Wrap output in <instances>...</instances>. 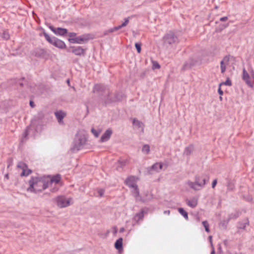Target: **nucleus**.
<instances>
[{
  "instance_id": "obj_55",
  "label": "nucleus",
  "mask_w": 254,
  "mask_h": 254,
  "mask_svg": "<svg viewBox=\"0 0 254 254\" xmlns=\"http://www.w3.org/2000/svg\"><path fill=\"white\" fill-rule=\"evenodd\" d=\"M5 177L7 179H8V174H6L5 176Z\"/></svg>"
},
{
  "instance_id": "obj_31",
  "label": "nucleus",
  "mask_w": 254,
  "mask_h": 254,
  "mask_svg": "<svg viewBox=\"0 0 254 254\" xmlns=\"http://www.w3.org/2000/svg\"><path fill=\"white\" fill-rule=\"evenodd\" d=\"M10 35L7 31H4L2 34V38L5 40H8Z\"/></svg>"
},
{
  "instance_id": "obj_11",
  "label": "nucleus",
  "mask_w": 254,
  "mask_h": 254,
  "mask_svg": "<svg viewBox=\"0 0 254 254\" xmlns=\"http://www.w3.org/2000/svg\"><path fill=\"white\" fill-rule=\"evenodd\" d=\"M50 29L56 34L61 36H64L67 33V30L65 28H54L52 26H49Z\"/></svg>"
},
{
  "instance_id": "obj_16",
  "label": "nucleus",
  "mask_w": 254,
  "mask_h": 254,
  "mask_svg": "<svg viewBox=\"0 0 254 254\" xmlns=\"http://www.w3.org/2000/svg\"><path fill=\"white\" fill-rule=\"evenodd\" d=\"M112 134V130L111 129H108L102 135L100 140L101 142H105L108 140L111 134Z\"/></svg>"
},
{
  "instance_id": "obj_60",
  "label": "nucleus",
  "mask_w": 254,
  "mask_h": 254,
  "mask_svg": "<svg viewBox=\"0 0 254 254\" xmlns=\"http://www.w3.org/2000/svg\"><path fill=\"white\" fill-rule=\"evenodd\" d=\"M20 86H22V83L20 84Z\"/></svg>"
},
{
  "instance_id": "obj_36",
  "label": "nucleus",
  "mask_w": 254,
  "mask_h": 254,
  "mask_svg": "<svg viewBox=\"0 0 254 254\" xmlns=\"http://www.w3.org/2000/svg\"><path fill=\"white\" fill-rule=\"evenodd\" d=\"M227 188L228 190H233L235 188L234 184L231 182L228 183Z\"/></svg>"
},
{
  "instance_id": "obj_45",
  "label": "nucleus",
  "mask_w": 254,
  "mask_h": 254,
  "mask_svg": "<svg viewBox=\"0 0 254 254\" xmlns=\"http://www.w3.org/2000/svg\"><path fill=\"white\" fill-rule=\"evenodd\" d=\"M227 19H228V17L227 16H225V17H221L220 19V20L221 21H225L227 20Z\"/></svg>"
},
{
  "instance_id": "obj_2",
  "label": "nucleus",
  "mask_w": 254,
  "mask_h": 254,
  "mask_svg": "<svg viewBox=\"0 0 254 254\" xmlns=\"http://www.w3.org/2000/svg\"><path fill=\"white\" fill-rule=\"evenodd\" d=\"M86 141V137L85 134L79 132L77 133L74 138L71 150L75 151L81 149L85 144Z\"/></svg>"
},
{
  "instance_id": "obj_39",
  "label": "nucleus",
  "mask_w": 254,
  "mask_h": 254,
  "mask_svg": "<svg viewBox=\"0 0 254 254\" xmlns=\"http://www.w3.org/2000/svg\"><path fill=\"white\" fill-rule=\"evenodd\" d=\"M238 217V214L237 213H235V214H231L230 216H229V219H235V218H236Z\"/></svg>"
},
{
  "instance_id": "obj_17",
  "label": "nucleus",
  "mask_w": 254,
  "mask_h": 254,
  "mask_svg": "<svg viewBox=\"0 0 254 254\" xmlns=\"http://www.w3.org/2000/svg\"><path fill=\"white\" fill-rule=\"evenodd\" d=\"M53 45L61 49H63L65 47V44L64 43L62 40H60L56 38H55Z\"/></svg>"
},
{
  "instance_id": "obj_48",
  "label": "nucleus",
  "mask_w": 254,
  "mask_h": 254,
  "mask_svg": "<svg viewBox=\"0 0 254 254\" xmlns=\"http://www.w3.org/2000/svg\"><path fill=\"white\" fill-rule=\"evenodd\" d=\"M113 233H114V234H116L117 233V231H118V229H117V227H113Z\"/></svg>"
},
{
  "instance_id": "obj_37",
  "label": "nucleus",
  "mask_w": 254,
  "mask_h": 254,
  "mask_svg": "<svg viewBox=\"0 0 254 254\" xmlns=\"http://www.w3.org/2000/svg\"><path fill=\"white\" fill-rule=\"evenodd\" d=\"M135 47L136 48L137 52L140 53L141 52V44L136 43L135 44Z\"/></svg>"
},
{
  "instance_id": "obj_46",
  "label": "nucleus",
  "mask_w": 254,
  "mask_h": 254,
  "mask_svg": "<svg viewBox=\"0 0 254 254\" xmlns=\"http://www.w3.org/2000/svg\"><path fill=\"white\" fill-rule=\"evenodd\" d=\"M30 105L32 108H34L35 106L34 103L32 101H30Z\"/></svg>"
},
{
  "instance_id": "obj_13",
  "label": "nucleus",
  "mask_w": 254,
  "mask_h": 254,
  "mask_svg": "<svg viewBox=\"0 0 254 254\" xmlns=\"http://www.w3.org/2000/svg\"><path fill=\"white\" fill-rule=\"evenodd\" d=\"M137 179L134 176H130L127 178L125 181V183L129 188H132L135 186H136V184Z\"/></svg>"
},
{
  "instance_id": "obj_20",
  "label": "nucleus",
  "mask_w": 254,
  "mask_h": 254,
  "mask_svg": "<svg viewBox=\"0 0 254 254\" xmlns=\"http://www.w3.org/2000/svg\"><path fill=\"white\" fill-rule=\"evenodd\" d=\"M132 124L135 127L137 128H141V131H143L144 125L142 122L134 119L133 120Z\"/></svg>"
},
{
  "instance_id": "obj_53",
  "label": "nucleus",
  "mask_w": 254,
  "mask_h": 254,
  "mask_svg": "<svg viewBox=\"0 0 254 254\" xmlns=\"http://www.w3.org/2000/svg\"><path fill=\"white\" fill-rule=\"evenodd\" d=\"M251 76H252V78L254 79V73L253 71H252Z\"/></svg>"
},
{
  "instance_id": "obj_19",
  "label": "nucleus",
  "mask_w": 254,
  "mask_h": 254,
  "mask_svg": "<svg viewBox=\"0 0 254 254\" xmlns=\"http://www.w3.org/2000/svg\"><path fill=\"white\" fill-rule=\"evenodd\" d=\"M144 210H141L140 212L136 213L133 218V220H134L136 222H138L139 220H143L144 217Z\"/></svg>"
},
{
  "instance_id": "obj_25",
  "label": "nucleus",
  "mask_w": 254,
  "mask_h": 254,
  "mask_svg": "<svg viewBox=\"0 0 254 254\" xmlns=\"http://www.w3.org/2000/svg\"><path fill=\"white\" fill-rule=\"evenodd\" d=\"M127 161V160H119L117 166V169L119 170L120 168H122L123 167L126 165Z\"/></svg>"
},
{
  "instance_id": "obj_27",
  "label": "nucleus",
  "mask_w": 254,
  "mask_h": 254,
  "mask_svg": "<svg viewBox=\"0 0 254 254\" xmlns=\"http://www.w3.org/2000/svg\"><path fill=\"white\" fill-rule=\"evenodd\" d=\"M249 220H248V219H247L245 220V222L244 223H241V222H240L239 223V224H238V228L239 229H245V228H246V225H249Z\"/></svg>"
},
{
  "instance_id": "obj_59",
  "label": "nucleus",
  "mask_w": 254,
  "mask_h": 254,
  "mask_svg": "<svg viewBox=\"0 0 254 254\" xmlns=\"http://www.w3.org/2000/svg\"><path fill=\"white\" fill-rule=\"evenodd\" d=\"M228 25H226L224 26V28L226 27Z\"/></svg>"
},
{
  "instance_id": "obj_30",
  "label": "nucleus",
  "mask_w": 254,
  "mask_h": 254,
  "mask_svg": "<svg viewBox=\"0 0 254 254\" xmlns=\"http://www.w3.org/2000/svg\"><path fill=\"white\" fill-rule=\"evenodd\" d=\"M222 85H225L227 86H231L232 82L229 78H227L225 82H223L219 84V86L221 87Z\"/></svg>"
},
{
  "instance_id": "obj_54",
  "label": "nucleus",
  "mask_w": 254,
  "mask_h": 254,
  "mask_svg": "<svg viewBox=\"0 0 254 254\" xmlns=\"http://www.w3.org/2000/svg\"><path fill=\"white\" fill-rule=\"evenodd\" d=\"M210 254H215V252L214 250H212V251L211 252Z\"/></svg>"
},
{
  "instance_id": "obj_28",
  "label": "nucleus",
  "mask_w": 254,
  "mask_h": 254,
  "mask_svg": "<svg viewBox=\"0 0 254 254\" xmlns=\"http://www.w3.org/2000/svg\"><path fill=\"white\" fill-rule=\"evenodd\" d=\"M43 35L45 36L46 39L51 44H53L54 41H55V39L56 38H51L47 33H46L45 32H43Z\"/></svg>"
},
{
  "instance_id": "obj_41",
  "label": "nucleus",
  "mask_w": 254,
  "mask_h": 254,
  "mask_svg": "<svg viewBox=\"0 0 254 254\" xmlns=\"http://www.w3.org/2000/svg\"><path fill=\"white\" fill-rule=\"evenodd\" d=\"M98 193L99 194V195H100V197H102L104 195V190H102V189H101V190H99L98 191Z\"/></svg>"
},
{
  "instance_id": "obj_50",
  "label": "nucleus",
  "mask_w": 254,
  "mask_h": 254,
  "mask_svg": "<svg viewBox=\"0 0 254 254\" xmlns=\"http://www.w3.org/2000/svg\"><path fill=\"white\" fill-rule=\"evenodd\" d=\"M170 210H165L164 211V213L165 214H170Z\"/></svg>"
},
{
  "instance_id": "obj_12",
  "label": "nucleus",
  "mask_w": 254,
  "mask_h": 254,
  "mask_svg": "<svg viewBox=\"0 0 254 254\" xmlns=\"http://www.w3.org/2000/svg\"><path fill=\"white\" fill-rule=\"evenodd\" d=\"M242 78L249 86L252 88L253 87V84L250 80V76L245 68L243 70Z\"/></svg>"
},
{
  "instance_id": "obj_38",
  "label": "nucleus",
  "mask_w": 254,
  "mask_h": 254,
  "mask_svg": "<svg viewBox=\"0 0 254 254\" xmlns=\"http://www.w3.org/2000/svg\"><path fill=\"white\" fill-rule=\"evenodd\" d=\"M120 29V26H118L114 27H113L112 28H111L108 31L109 32H114L115 31H117V30H119Z\"/></svg>"
},
{
  "instance_id": "obj_1",
  "label": "nucleus",
  "mask_w": 254,
  "mask_h": 254,
  "mask_svg": "<svg viewBox=\"0 0 254 254\" xmlns=\"http://www.w3.org/2000/svg\"><path fill=\"white\" fill-rule=\"evenodd\" d=\"M29 187L27 191L37 193L48 188L49 182L38 177H32L29 181Z\"/></svg>"
},
{
  "instance_id": "obj_42",
  "label": "nucleus",
  "mask_w": 254,
  "mask_h": 254,
  "mask_svg": "<svg viewBox=\"0 0 254 254\" xmlns=\"http://www.w3.org/2000/svg\"><path fill=\"white\" fill-rule=\"evenodd\" d=\"M76 35V34L74 32H70L68 33V36L72 38H75L74 37Z\"/></svg>"
},
{
  "instance_id": "obj_5",
  "label": "nucleus",
  "mask_w": 254,
  "mask_h": 254,
  "mask_svg": "<svg viewBox=\"0 0 254 254\" xmlns=\"http://www.w3.org/2000/svg\"><path fill=\"white\" fill-rule=\"evenodd\" d=\"M91 39L92 37L90 34H84L75 38H69L68 40L71 43L82 44L87 43Z\"/></svg>"
},
{
  "instance_id": "obj_6",
  "label": "nucleus",
  "mask_w": 254,
  "mask_h": 254,
  "mask_svg": "<svg viewBox=\"0 0 254 254\" xmlns=\"http://www.w3.org/2000/svg\"><path fill=\"white\" fill-rule=\"evenodd\" d=\"M57 205L60 208L68 206L70 204L71 198H66L64 196H58L56 198Z\"/></svg>"
},
{
  "instance_id": "obj_14",
  "label": "nucleus",
  "mask_w": 254,
  "mask_h": 254,
  "mask_svg": "<svg viewBox=\"0 0 254 254\" xmlns=\"http://www.w3.org/2000/svg\"><path fill=\"white\" fill-rule=\"evenodd\" d=\"M229 62V57L225 56L220 62V68L222 73H224L226 70V65L228 64Z\"/></svg>"
},
{
  "instance_id": "obj_24",
  "label": "nucleus",
  "mask_w": 254,
  "mask_h": 254,
  "mask_svg": "<svg viewBox=\"0 0 254 254\" xmlns=\"http://www.w3.org/2000/svg\"><path fill=\"white\" fill-rule=\"evenodd\" d=\"M193 150V147L190 145L185 148L184 154L187 156L190 155Z\"/></svg>"
},
{
  "instance_id": "obj_35",
  "label": "nucleus",
  "mask_w": 254,
  "mask_h": 254,
  "mask_svg": "<svg viewBox=\"0 0 254 254\" xmlns=\"http://www.w3.org/2000/svg\"><path fill=\"white\" fill-rule=\"evenodd\" d=\"M128 22H129V18H126L124 22H123L121 25H119L120 29L123 27L127 26Z\"/></svg>"
},
{
  "instance_id": "obj_34",
  "label": "nucleus",
  "mask_w": 254,
  "mask_h": 254,
  "mask_svg": "<svg viewBox=\"0 0 254 254\" xmlns=\"http://www.w3.org/2000/svg\"><path fill=\"white\" fill-rule=\"evenodd\" d=\"M202 224L205 228V231L207 232H209V224H208V223L207 222V221H203Z\"/></svg>"
},
{
  "instance_id": "obj_4",
  "label": "nucleus",
  "mask_w": 254,
  "mask_h": 254,
  "mask_svg": "<svg viewBox=\"0 0 254 254\" xmlns=\"http://www.w3.org/2000/svg\"><path fill=\"white\" fill-rule=\"evenodd\" d=\"M164 45L168 46H172L178 43V38L175 34L170 31L167 33L164 37Z\"/></svg>"
},
{
  "instance_id": "obj_26",
  "label": "nucleus",
  "mask_w": 254,
  "mask_h": 254,
  "mask_svg": "<svg viewBox=\"0 0 254 254\" xmlns=\"http://www.w3.org/2000/svg\"><path fill=\"white\" fill-rule=\"evenodd\" d=\"M45 117V114L43 112L41 111L38 113V114L35 117L34 120H43Z\"/></svg>"
},
{
  "instance_id": "obj_10",
  "label": "nucleus",
  "mask_w": 254,
  "mask_h": 254,
  "mask_svg": "<svg viewBox=\"0 0 254 254\" xmlns=\"http://www.w3.org/2000/svg\"><path fill=\"white\" fill-rule=\"evenodd\" d=\"M163 168V164L161 163H156L151 167L148 168V173L153 174L154 172H158Z\"/></svg>"
},
{
  "instance_id": "obj_7",
  "label": "nucleus",
  "mask_w": 254,
  "mask_h": 254,
  "mask_svg": "<svg viewBox=\"0 0 254 254\" xmlns=\"http://www.w3.org/2000/svg\"><path fill=\"white\" fill-rule=\"evenodd\" d=\"M17 167L18 168L22 170V172L20 175L22 177L27 176L32 172V171L28 168L27 165L22 162H19Z\"/></svg>"
},
{
  "instance_id": "obj_8",
  "label": "nucleus",
  "mask_w": 254,
  "mask_h": 254,
  "mask_svg": "<svg viewBox=\"0 0 254 254\" xmlns=\"http://www.w3.org/2000/svg\"><path fill=\"white\" fill-rule=\"evenodd\" d=\"M68 51L72 52L77 56H84L85 55L86 49H83L80 46H72L69 48Z\"/></svg>"
},
{
  "instance_id": "obj_57",
  "label": "nucleus",
  "mask_w": 254,
  "mask_h": 254,
  "mask_svg": "<svg viewBox=\"0 0 254 254\" xmlns=\"http://www.w3.org/2000/svg\"><path fill=\"white\" fill-rule=\"evenodd\" d=\"M67 82L68 83H69V79H67Z\"/></svg>"
},
{
  "instance_id": "obj_43",
  "label": "nucleus",
  "mask_w": 254,
  "mask_h": 254,
  "mask_svg": "<svg viewBox=\"0 0 254 254\" xmlns=\"http://www.w3.org/2000/svg\"><path fill=\"white\" fill-rule=\"evenodd\" d=\"M101 88V86L99 85H95V86L94 87V89L95 90H97V91H100Z\"/></svg>"
},
{
  "instance_id": "obj_32",
  "label": "nucleus",
  "mask_w": 254,
  "mask_h": 254,
  "mask_svg": "<svg viewBox=\"0 0 254 254\" xmlns=\"http://www.w3.org/2000/svg\"><path fill=\"white\" fill-rule=\"evenodd\" d=\"M142 151L143 152L146 153V154H148L150 151V147L148 145H144L142 149Z\"/></svg>"
},
{
  "instance_id": "obj_21",
  "label": "nucleus",
  "mask_w": 254,
  "mask_h": 254,
  "mask_svg": "<svg viewBox=\"0 0 254 254\" xmlns=\"http://www.w3.org/2000/svg\"><path fill=\"white\" fill-rule=\"evenodd\" d=\"M61 179V176L60 174H57L56 175L53 176L50 178V181L49 182V184H52L53 183H55V184L59 183Z\"/></svg>"
},
{
  "instance_id": "obj_49",
  "label": "nucleus",
  "mask_w": 254,
  "mask_h": 254,
  "mask_svg": "<svg viewBox=\"0 0 254 254\" xmlns=\"http://www.w3.org/2000/svg\"><path fill=\"white\" fill-rule=\"evenodd\" d=\"M190 65H188L187 64H185L184 66H183V68L184 69H187L188 67H190Z\"/></svg>"
},
{
  "instance_id": "obj_22",
  "label": "nucleus",
  "mask_w": 254,
  "mask_h": 254,
  "mask_svg": "<svg viewBox=\"0 0 254 254\" xmlns=\"http://www.w3.org/2000/svg\"><path fill=\"white\" fill-rule=\"evenodd\" d=\"M187 204L192 208L195 207L197 204V200L193 198L191 200H187Z\"/></svg>"
},
{
  "instance_id": "obj_58",
  "label": "nucleus",
  "mask_w": 254,
  "mask_h": 254,
  "mask_svg": "<svg viewBox=\"0 0 254 254\" xmlns=\"http://www.w3.org/2000/svg\"><path fill=\"white\" fill-rule=\"evenodd\" d=\"M219 249L220 250V249H220V247L219 248ZM221 252L220 251H219V253H221Z\"/></svg>"
},
{
  "instance_id": "obj_29",
  "label": "nucleus",
  "mask_w": 254,
  "mask_h": 254,
  "mask_svg": "<svg viewBox=\"0 0 254 254\" xmlns=\"http://www.w3.org/2000/svg\"><path fill=\"white\" fill-rule=\"evenodd\" d=\"M178 211L180 214H181L186 219H188V213L185 211L183 208H179Z\"/></svg>"
},
{
  "instance_id": "obj_3",
  "label": "nucleus",
  "mask_w": 254,
  "mask_h": 254,
  "mask_svg": "<svg viewBox=\"0 0 254 254\" xmlns=\"http://www.w3.org/2000/svg\"><path fill=\"white\" fill-rule=\"evenodd\" d=\"M206 179L202 176H195L194 182L189 181L188 185L194 190H199L206 184Z\"/></svg>"
},
{
  "instance_id": "obj_15",
  "label": "nucleus",
  "mask_w": 254,
  "mask_h": 254,
  "mask_svg": "<svg viewBox=\"0 0 254 254\" xmlns=\"http://www.w3.org/2000/svg\"><path fill=\"white\" fill-rule=\"evenodd\" d=\"M55 116L60 124H63V119L65 116L66 114L62 111H57L55 113Z\"/></svg>"
},
{
  "instance_id": "obj_47",
  "label": "nucleus",
  "mask_w": 254,
  "mask_h": 254,
  "mask_svg": "<svg viewBox=\"0 0 254 254\" xmlns=\"http://www.w3.org/2000/svg\"><path fill=\"white\" fill-rule=\"evenodd\" d=\"M218 93L221 95H222L223 93V92L221 90L220 86H219V88L218 89Z\"/></svg>"
},
{
  "instance_id": "obj_51",
  "label": "nucleus",
  "mask_w": 254,
  "mask_h": 254,
  "mask_svg": "<svg viewBox=\"0 0 254 254\" xmlns=\"http://www.w3.org/2000/svg\"><path fill=\"white\" fill-rule=\"evenodd\" d=\"M28 129H27L25 132H24V137H26V136L28 135Z\"/></svg>"
},
{
  "instance_id": "obj_52",
  "label": "nucleus",
  "mask_w": 254,
  "mask_h": 254,
  "mask_svg": "<svg viewBox=\"0 0 254 254\" xmlns=\"http://www.w3.org/2000/svg\"><path fill=\"white\" fill-rule=\"evenodd\" d=\"M125 231V229L124 228H121L120 230V232H123Z\"/></svg>"
},
{
  "instance_id": "obj_33",
  "label": "nucleus",
  "mask_w": 254,
  "mask_h": 254,
  "mask_svg": "<svg viewBox=\"0 0 254 254\" xmlns=\"http://www.w3.org/2000/svg\"><path fill=\"white\" fill-rule=\"evenodd\" d=\"M160 68V66L158 62L156 61H152V69H159Z\"/></svg>"
},
{
  "instance_id": "obj_44",
  "label": "nucleus",
  "mask_w": 254,
  "mask_h": 254,
  "mask_svg": "<svg viewBox=\"0 0 254 254\" xmlns=\"http://www.w3.org/2000/svg\"><path fill=\"white\" fill-rule=\"evenodd\" d=\"M217 184V180H214L212 184V187L214 188Z\"/></svg>"
},
{
  "instance_id": "obj_18",
  "label": "nucleus",
  "mask_w": 254,
  "mask_h": 254,
  "mask_svg": "<svg viewBox=\"0 0 254 254\" xmlns=\"http://www.w3.org/2000/svg\"><path fill=\"white\" fill-rule=\"evenodd\" d=\"M132 193L136 200L142 201L141 197L139 196V191L137 186L132 188Z\"/></svg>"
},
{
  "instance_id": "obj_23",
  "label": "nucleus",
  "mask_w": 254,
  "mask_h": 254,
  "mask_svg": "<svg viewBox=\"0 0 254 254\" xmlns=\"http://www.w3.org/2000/svg\"><path fill=\"white\" fill-rule=\"evenodd\" d=\"M123 245V239L122 238H119L117 241L115 242V248L118 250L119 251L122 248Z\"/></svg>"
},
{
  "instance_id": "obj_40",
  "label": "nucleus",
  "mask_w": 254,
  "mask_h": 254,
  "mask_svg": "<svg viewBox=\"0 0 254 254\" xmlns=\"http://www.w3.org/2000/svg\"><path fill=\"white\" fill-rule=\"evenodd\" d=\"M91 131L96 137H98L99 136V133L95 129L92 128Z\"/></svg>"
},
{
  "instance_id": "obj_9",
  "label": "nucleus",
  "mask_w": 254,
  "mask_h": 254,
  "mask_svg": "<svg viewBox=\"0 0 254 254\" xmlns=\"http://www.w3.org/2000/svg\"><path fill=\"white\" fill-rule=\"evenodd\" d=\"M105 93L107 94V98L105 99L106 103L116 102L121 100V98L119 97L118 95H115L113 96L108 90L105 91Z\"/></svg>"
},
{
  "instance_id": "obj_56",
  "label": "nucleus",
  "mask_w": 254,
  "mask_h": 254,
  "mask_svg": "<svg viewBox=\"0 0 254 254\" xmlns=\"http://www.w3.org/2000/svg\"><path fill=\"white\" fill-rule=\"evenodd\" d=\"M209 239H210V242L211 243V239H212V237H211V236H209Z\"/></svg>"
}]
</instances>
